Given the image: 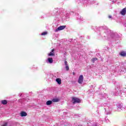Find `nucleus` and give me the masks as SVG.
Segmentation results:
<instances>
[{"mask_svg": "<svg viewBox=\"0 0 126 126\" xmlns=\"http://www.w3.org/2000/svg\"><path fill=\"white\" fill-rule=\"evenodd\" d=\"M77 3L81 2V3H83L85 6H87V5L89 4L95 3V0H77Z\"/></svg>", "mask_w": 126, "mask_h": 126, "instance_id": "1", "label": "nucleus"}, {"mask_svg": "<svg viewBox=\"0 0 126 126\" xmlns=\"http://www.w3.org/2000/svg\"><path fill=\"white\" fill-rule=\"evenodd\" d=\"M57 10V13H56V18H58V19H60L62 16H63V14L64 13V9L61 8L60 9H55L54 10V11H56Z\"/></svg>", "mask_w": 126, "mask_h": 126, "instance_id": "2", "label": "nucleus"}, {"mask_svg": "<svg viewBox=\"0 0 126 126\" xmlns=\"http://www.w3.org/2000/svg\"><path fill=\"white\" fill-rule=\"evenodd\" d=\"M114 94L115 96H124V95H126V92H123L122 91L121 88H117L116 89V91L114 92Z\"/></svg>", "mask_w": 126, "mask_h": 126, "instance_id": "3", "label": "nucleus"}, {"mask_svg": "<svg viewBox=\"0 0 126 126\" xmlns=\"http://www.w3.org/2000/svg\"><path fill=\"white\" fill-rule=\"evenodd\" d=\"M107 104L105 103L103 104V106H104V110L105 111V114L106 115H110L112 113V106L106 105Z\"/></svg>", "mask_w": 126, "mask_h": 126, "instance_id": "4", "label": "nucleus"}, {"mask_svg": "<svg viewBox=\"0 0 126 126\" xmlns=\"http://www.w3.org/2000/svg\"><path fill=\"white\" fill-rule=\"evenodd\" d=\"M117 109L116 110L117 112H121V111L126 110V106H124L123 103H118L117 104Z\"/></svg>", "mask_w": 126, "mask_h": 126, "instance_id": "5", "label": "nucleus"}, {"mask_svg": "<svg viewBox=\"0 0 126 126\" xmlns=\"http://www.w3.org/2000/svg\"><path fill=\"white\" fill-rule=\"evenodd\" d=\"M101 28L104 30V32L105 33V34L109 36V35H111V31L108 29V27L106 26H103L101 27Z\"/></svg>", "mask_w": 126, "mask_h": 126, "instance_id": "6", "label": "nucleus"}, {"mask_svg": "<svg viewBox=\"0 0 126 126\" xmlns=\"http://www.w3.org/2000/svg\"><path fill=\"white\" fill-rule=\"evenodd\" d=\"M119 74H125V78H126V69L125 67H122L118 71Z\"/></svg>", "mask_w": 126, "mask_h": 126, "instance_id": "7", "label": "nucleus"}, {"mask_svg": "<svg viewBox=\"0 0 126 126\" xmlns=\"http://www.w3.org/2000/svg\"><path fill=\"white\" fill-rule=\"evenodd\" d=\"M72 102L73 104H75V103H80L81 100L79 98L77 97H73L72 99Z\"/></svg>", "mask_w": 126, "mask_h": 126, "instance_id": "8", "label": "nucleus"}, {"mask_svg": "<svg viewBox=\"0 0 126 126\" xmlns=\"http://www.w3.org/2000/svg\"><path fill=\"white\" fill-rule=\"evenodd\" d=\"M83 75H81L79 77V79H78V83L79 84H82V83H83Z\"/></svg>", "mask_w": 126, "mask_h": 126, "instance_id": "9", "label": "nucleus"}, {"mask_svg": "<svg viewBox=\"0 0 126 126\" xmlns=\"http://www.w3.org/2000/svg\"><path fill=\"white\" fill-rule=\"evenodd\" d=\"M66 27V26H61L55 30V32H58V31H61V30H63Z\"/></svg>", "mask_w": 126, "mask_h": 126, "instance_id": "10", "label": "nucleus"}, {"mask_svg": "<svg viewBox=\"0 0 126 126\" xmlns=\"http://www.w3.org/2000/svg\"><path fill=\"white\" fill-rule=\"evenodd\" d=\"M77 19L79 22H82L85 21V20L83 19V17H81L80 15H78L77 17Z\"/></svg>", "mask_w": 126, "mask_h": 126, "instance_id": "11", "label": "nucleus"}, {"mask_svg": "<svg viewBox=\"0 0 126 126\" xmlns=\"http://www.w3.org/2000/svg\"><path fill=\"white\" fill-rule=\"evenodd\" d=\"M121 15H126V7L123 8L120 12Z\"/></svg>", "mask_w": 126, "mask_h": 126, "instance_id": "12", "label": "nucleus"}, {"mask_svg": "<svg viewBox=\"0 0 126 126\" xmlns=\"http://www.w3.org/2000/svg\"><path fill=\"white\" fill-rule=\"evenodd\" d=\"M47 63H53V58H48L47 60L46 61Z\"/></svg>", "mask_w": 126, "mask_h": 126, "instance_id": "13", "label": "nucleus"}, {"mask_svg": "<svg viewBox=\"0 0 126 126\" xmlns=\"http://www.w3.org/2000/svg\"><path fill=\"white\" fill-rule=\"evenodd\" d=\"M54 52H55V49H52V51L49 54H48V56L49 57H51V56H55V53Z\"/></svg>", "mask_w": 126, "mask_h": 126, "instance_id": "14", "label": "nucleus"}, {"mask_svg": "<svg viewBox=\"0 0 126 126\" xmlns=\"http://www.w3.org/2000/svg\"><path fill=\"white\" fill-rule=\"evenodd\" d=\"M27 116V113L24 111H22L21 113V117H26Z\"/></svg>", "mask_w": 126, "mask_h": 126, "instance_id": "15", "label": "nucleus"}, {"mask_svg": "<svg viewBox=\"0 0 126 126\" xmlns=\"http://www.w3.org/2000/svg\"><path fill=\"white\" fill-rule=\"evenodd\" d=\"M103 97L104 98H108V95L106 94L100 95V99H103Z\"/></svg>", "mask_w": 126, "mask_h": 126, "instance_id": "16", "label": "nucleus"}, {"mask_svg": "<svg viewBox=\"0 0 126 126\" xmlns=\"http://www.w3.org/2000/svg\"><path fill=\"white\" fill-rule=\"evenodd\" d=\"M56 80L58 84H62V80L60 78H57Z\"/></svg>", "mask_w": 126, "mask_h": 126, "instance_id": "17", "label": "nucleus"}, {"mask_svg": "<svg viewBox=\"0 0 126 126\" xmlns=\"http://www.w3.org/2000/svg\"><path fill=\"white\" fill-rule=\"evenodd\" d=\"M52 104H53L52 100H48L46 102V105H47V106H49V105H52Z\"/></svg>", "mask_w": 126, "mask_h": 126, "instance_id": "18", "label": "nucleus"}, {"mask_svg": "<svg viewBox=\"0 0 126 126\" xmlns=\"http://www.w3.org/2000/svg\"><path fill=\"white\" fill-rule=\"evenodd\" d=\"M1 103H2L3 105H6V104H7V101L5 99L2 100H1Z\"/></svg>", "mask_w": 126, "mask_h": 126, "instance_id": "19", "label": "nucleus"}, {"mask_svg": "<svg viewBox=\"0 0 126 126\" xmlns=\"http://www.w3.org/2000/svg\"><path fill=\"white\" fill-rule=\"evenodd\" d=\"M120 55L122 56V57H126V53L125 51L121 52L120 53Z\"/></svg>", "mask_w": 126, "mask_h": 126, "instance_id": "20", "label": "nucleus"}, {"mask_svg": "<svg viewBox=\"0 0 126 126\" xmlns=\"http://www.w3.org/2000/svg\"><path fill=\"white\" fill-rule=\"evenodd\" d=\"M47 34H48L47 32H44L41 33V36H45V35H47Z\"/></svg>", "mask_w": 126, "mask_h": 126, "instance_id": "21", "label": "nucleus"}, {"mask_svg": "<svg viewBox=\"0 0 126 126\" xmlns=\"http://www.w3.org/2000/svg\"><path fill=\"white\" fill-rule=\"evenodd\" d=\"M58 101H59V99L58 98H54L52 99V102H53L54 103H57V102Z\"/></svg>", "mask_w": 126, "mask_h": 126, "instance_id": "22", "label": "nucleus"}, {"mask_svg": "<svg viewBox=\"0 0 126 126\" xmlns=\"http://www.w3.org/2000/svg\"><path fill=\"white\" fill-rule=\"evenodd\" d=\"M97 58H94L92 59V61L93 62V63H95V62H96V61H97Z\"/></svg>", "mask_w": 126, "mask_h": 126, "instance_id": "23", "label": "nucleus"}, {"mask_svg": "<svg viewBox=\"0 0 126 126\" xmlns=\"http://www.w3.org/2000/svg\"><path fill=\"white\" fill-rule=\"evenodd\" d=\"M65 17L66 19L67 18H69V14H68V13L66 14Z\"/></svg>", "mask_w": 126, "mask_h": 126, "instance_id": "24", "label": "nucleus"}, {"mask_svg": "<svg viewBox=\"0 0 126 126\" xmlns=\"http://www.w3.org/2000/svg\"><path fill=\"white\" fill-rule=\"evenodd\" d=\"M116 35H117V33H113L111 35V36L112 37V38H115Z\"/></svg>", "mask_w": 126, "mask_h": 126, "instance_id": "25", "label": "nucleus"}, {"mask_svg": "<svg viewBox=\"0 0 126 126\" xmlns=\"http://www.w3.org/2000/svg\"><path fill=\"white\" fill-rule=\"evenodd\" d=\"M66 70H69V67L68 66V65H66L65 66Z\"/></svg>", "mask_w": 126, "mask_h": 126, "instance_id": "26", "label": "nucleus"}, {"mask_svg": "<svg viewBox=\"0 0 126 126\" xmlns=\"http://www.w3.org/2000/svg\"><path fill=\"white\" fill-rule=\"evenodd\" d=\"M112 3H115V2H116L117 1V0H110Z\"/></svg>", "mask_w": 126, "mask_h": 126, "instance_id": "27", "label": "nucleus"}, {"mask_svg": "<svg viewBox=\"0 0 126 126\" xmlns=\"http://www.w3.org/2000/svg\"><path fill=\"white\" fill-rule=\"evenodd\" d=\"M105 120L106 123H109V120L108 119V118H105Z\"/></svg>", "mask_w": 126, "mask_h": 126, "instance_id": "28", "label": "nucleus"}, {"mask_svg": "<svg viewBox=\"0 0 126 126\" xmlns=\"http://www.w3.org/2000/svg\"><path fill=\"white\" fill-rule=\"evenodd\" d=\"M64 63H65V66L68 65V64H67V62L65 61V62H64Z\"/></svg>", "mask_w": 126, "mask_h": 126, "instance_id": "29", "label": "nucleus"}, {"mask_svg": "<svg viewBox=\"0 0 126 126\" xmlns=\"http://www.w3.org/2000/svg\"><path fill=\"white\" fill-rule=\"evenodd\" d=\"M108 18L113 19V18L112 17V16H111V15H109V16H108Z\"/></svg>", "mask_w": 126, "mask_h": 126, "instance_id": "30", "label": "nucleus"}, {"mask_svg": "<svg viewBox=\"0 0 126 126\" xmlns=\"http://www.w3.org/2000/svg\"><path fill=\"white\" fill-rule=\"evenodd\" d=\"M124 26H125V27H126V24H124Z\"/></svg>", "mask_w": 126, "mask_h": 126, "instance_id": "31", "label": "nucleus"}, {"mask_svg": "<svg viewBox=\"0 0 126 126\" xmlns=\"http://www.w3.org/2000/svg\"><path fill=\"white\" fill-rule=\"evenodd\" d=\"M103 36H104V37H106V35H103Z\"/></svg>", "mask_w": 126, "mask_h": 126, "instance_id": "32", "label": "nucleus"}]
</instances>
